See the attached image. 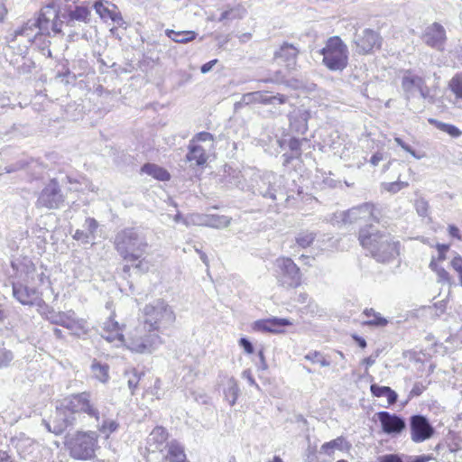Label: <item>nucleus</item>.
Listing matches in <instances>:
<instances>
[{"mask_svg": "<svg viewBox=\"0 0 462 462\" xmlns=\"http://www.w3.org/2000/svg\"><path fill=\"white\" fill-rule=\"evenodd\" d=\"M146 175L162 181L170 179V173L165 169L152 163H146Z\"/></svg>", "mask_w": 462, "mask_h": 462, "instance_id": "nucleus-33", "label": "nucleus"}, {"mask_svg": "<svg viewBox=\"0 0 462 462\" xmlns=\"http://www.w3.org/2000/svg\"><path fill=\"white\" fill-rule=\"evenodd\" d=\"M370 391L374 397H386L388 406L395 404L398 400V394L389 386H381L373 383L370 386Z\"/></svg>", "mask_w": 462, "mask_h": 462, "instance_id": "nucleus-25", "label": "nucleus"}, {"mask_svg": "<svg viewBox=\"0 0 462 462\" xmlns=\"http://www.w3.org/2000/svg\"><path fill=\"white\" fill-rule=\"evenodd\" d=\"M316 238V234L308 230L300 232L295 237V241L301 248L309 247Z\"/></svg>", "mask_w": 462, "mask_h": 462, "instance_id": "nucleus-35", "label": "nucleus"}, {"mask_svg": "<svg viewBox=\"0 0 462 462\" xmlns=\"http://www.w3.org/2000/svg\"><path fill=\"white\" fill-rule=\"evenodd\" d=\"M14 355L13 351L4 346V344L0 346V369L7 368L11 365Z\"/></svg>", "mask_w": 462, "mask_h": 462, "instance_id": "nucleus-38", "label": "nucleus"}, {"mask_svg": "<svg viewBox=\"0 0 462 462\" xmlns=\"http://www.w3.org/2000/svg\"><path fill=\"white\" fill-rule=\"evenodd\" d=\"M72 237L82 244H89L90 240H93L85 230L81 229H77Z\"/></svg>", "mask_w": 462, "mask_h": 462, "instance_id": "nucleus-52", "label": "nucleus"}, {"mask_svg": "<svg viewBox=\"0 0 462 462\" xmlns=\"http://www.w3.org/2000/svg\"><path fill=\"white\" fill-rule=\"evenodd\" d=\"M274 274L277 283L285 289H295L301 284L300 269L290 257L281 256L274 261Z\"/></svg>", "mask_w": 462, "mask_h": 462, "instance_id": "nucleus-8", "label": "nucleus"}, {"mask_svg": "<svg viewBox=\"0 0 462 462\" xmlns=\"http://www.w3.org/2000/svg\"><path fill=\"white\" fill-rule=\"evenodd\" d=\"M230 220L231 218L226 216L206 215L200 217L199 225L213 228H224L229 226Z\"/></svg>", "mask_w": 462, "mask_h": 462, "instance_id": "nucleus-26", "label": "nucleus"}, {"mask_svg": "<svg viewBox=\"0 0 462 462\" xmlns=\"http://www.w3.org/2000/svg\"><path fill=\"white\" fill-rule=\"evenodd\" d=\"M207 154L205 149L196 143H189V152L186 155L187 161L194 162L196 165H203L207 162Z\"/></svg>", "mask_w": 462, "mask_h": 462, "instance_id": "nucleus-27", "label": "nucleus"}, {"mask_svg": "<svg viewBox=\"0 0 462 462\" xmlns=\"http://www.w3.org/2000/svg\"><path fill=\"white\" fill-rule=\"evenodd\" d=\"M282 182V176H278L273 172H266L255 180V184L252 188L253 193L275 201L278 195L284 194Z\"/></svg>", "mask_w": 462, "mask_h": 462, "instance_id": "nucleus-9", "label": "nucleus"}, {"mask_svg": "<svg viewBox=\"0 0 462 462\" xmlns=\"http://www.w3.org/2000/svg\"><path fill=\"white\" fill-rule=\"evenodd\" d=\"M303 141L304 139L300 140L298 138H291L289 141V148L296 154V156H300L301 154V144Z\"/></svg>", "mask_w": 462, "mask_h": 462, "instance_id": "nucleus-51", "label": "nucleus"}, {"mask_svg": "<svg viewBox=\"0 0 462 462\" xmlns=\"http://www.w3.org/2000/svg\"><path fill=\"white\" fill-rule=\"evenodd\" d=\"M176 319L172 309L162 300H157L146 306V328L149 331L170 327Z\"/></svg>", "mask_w": 462, "mask_h": 462, "instance_id": "nucleus-7", "label": "nucleus"}, {"mask_svg": "<svg viewBox=\"0 0 462 462\" xmlns=\"http://www.w3.org/2000/svg\"><path fill=\"white\" fill-rule=\"evenodd\" d=\"M83 226L86 229L85 231L94 240L96 238V232L99 226L98 222L93 217H87Z\"/></svg>", "mask_w": 462, "mask_h": 462, "instance_id": "nucleus-43", "label": "nucleus"}, {"mask_svg": "<svg viewBox=\"0 0 462 462\" xmlns=\"http://www.w3.org/2000/svg\"><path fill=\"white\" fill-rule=\"evenodd\" d=\"M427 77L415 69H406L402 77V89L409 109L421 113L427 105L436 103L437 86L429 87Z\"/></svg>", "mask_w": 462, "mask_h": 462, "instance_id": "nucleus-1", "label": "nucleus"}, {"mask_svg": "<svg viewBox=\"0 0 462 462\" xmlns=\"http://www.w3.org/2000/svg\"><path fill=\"white\" fill-rule=\"evenodd\" d=\"M425 390L426 385H424L422 383H415L409 393L408 400L402 405L404 406L411 398L420 396Z\"/></svg>", "mask_w": 462, "mask_h": 462, "instance_id": "nucleus-49", "label": "nucleus"}, {"mask_svg": "<svg viewBox=\"0 0 462 462\" xmlns=\"http://www.w3.org/2000/svg\"><path fill=\"white\" fill-rule=\"evenodd\" d=\"M258 356H259L258 369L259 370H266L268 368V365H267V363H266V360H265L264 354H263V350H260L258 352Z\"/></svg>", "mask_w": 462, "mask_h": 462, "instance_id": "nucleus-61", "label": "nucleus"}, {"mask_svg": "<svg viewBox=\"0 0 462 462\" xmlns=\"http://www.w3.org/2000/svg\"><path fill=\"white\" fill-rule=\"evenodd\" d=\"M119 424L116 420L105 419L102 424L97 426V429L101 434L108 438L110 434L117 430Z\"/></svg>", "mask_w": 462, "mask_h": 462, "instance_id": "nucleus-37", "label": "nucleus"}, {"mask_svg": "<svg viewBox=\"0 0 462 462\" xmlns=\"http://www.w3.org/2000/svg\"><path fill=\"white\" fill-rule=\"evenodd\" d=\"M42 424L49 432L60 435L67 428L74 425V418L72 415H67L62 411H60V406L57 404L52 423L42 420Z\"/></svg>", "mask_w": 462, "mask_h": 462, "instance_id": "nucleus-17", "label": "nucleus"}, {"mask_svg": "<svg viewBox=\"0 0 462 462\" xmlns=\"http://www.w3.org/2000/svg\"><path fill=\"white\" fill-rule=\"evenodd\" d=\"M94 378L101 383H106L109 380V365L99 361L94 360L90 366Z\"/></svg>", "mask_w": 462, "mask_h": 462, "instance_id": "nucleus-29", "label": "nucleus"}, {"mask_svg": "<svg viewBox=\"0 0 462 462\" xmlns=\"http://www.w3.org/2000/svg\"><path fill=\"white\" fill-rule=\"evenodd\" d=\"M415 207H416L417 213L420 217L427 216L428 211H429V204L425 199H420L416 200Z\"/></svg>", "mask_w": 462, "mask_h": 462, "instance_id": "nucleus-53", "label": "nucleus"}, {"mask_svg": "<svg viewBox=\"0 0 462 462\" xmlns=\"http://www.w3.org/2000/svg\"><path fill=\"white\" fill-rule=\"evenodd\" d=\"M290 325H291V322L288 319L273 318L255 321L253 328L256 331L280 333L282 332V327Z\"/></svg>", "mask_w": 462, "mask_h": 462, "instance_id": "nucleus-22", "label": "nucleus"}, {"mask_svg": "<svg viewBox=\"0 0 462 462\" xmlns=\"http://www.w3.org/2000/svg\"><path fill=\"white\" fill-rule=\"evenodd\" d=\"M161 333L162 329L149 331V328H146V352L151 353L162 344Z\"/></svg>", "mask_w": 462, "mask_h": 462, "instance_id": "nucleus-31", "label": "nucleus"}, {"mask_svg": "<svg viewBox=\"0 0 462 462\" xmlns=\"http://www.w3.org/2000/svg\"><path fill=\"white\" fill-rule=\"evenodd\" d=\"M358 239L378 263H388L400 254V242L390 233L377 230L372 224L360 229Z\"/></svg>", "mask_w": 462, "mask_h": 462, "instance_id": "nucleus-2", "label": "nucleus"}, {"mask_svg": "<svg viewBox=\"0 0 462 462\" xmlns=\"http://www.w3.org/2000/svg\"><path fill=\"white\" fill-rule=\"evenodd\" d=\"M380 211L372 203H364L354 207L343 214V222L356 223L358 221H375L379 222Z\"/></svg>", "mask_w": 462, "mask_h": 462, "instance_id": "nucleus-11", "label": "nucleus"}, {"mask_svg": "<svg viewBox=\"0 0 462 462\" xmlns=\"http://www.w3.org/2000/svg\"><path fill=\"white\" fill-rule=\"evenodd\" d=\"M242 377L246 379L250 385L254 386L256 389L260 390V386L254 379L251 370H249V369L245 370L242 373Z\"/></svg>", "mask_w": 462, "mask_h": 462, "instance_id": "nucleus-57", "label": "nucleus"}, {"mask_svg": "<svg viewBox=\"0 0 462 462\" xmlns=\"http://www.w3.org/2000/svg\"><path fill=\"white\" fill-rule=\"evenodd\" d=\"M323 64L331 71H342L348 64V48L338 37H329L319 51Z\"/></svg>", "mask_w": 462, "mask_h": 462, "instance_id": "nucleus-5", "label": "nucleus"}, {"mask_svg": "<svg viewBox=\"0 0 462 462\" xmlns=\"http://www.w3.org/2000/svg\"><path fill=\"white\" fill-rule=\"evenodd\" d=\"M125 375L127 378V384L129 389L132 391V393H134V390L136 389L140 381V374L136 372L135 369H132L130 371H126Z\"/></svg>", "mask_w": 462, "mask_h": 462, "instance_id": "nucleus-42", "label": "nucleus"}, {"mask_svg": "<svg viewBox=\"0 0 462 462\" xmlns=\"http://www.w3.org/2000/svg\"><path fill=\"white\" fill-rule=\"evenodd\" d=\"M363 324L369 327H385L388 324V320L378 313L372 319L364 321Z\"/></svg>", "mask_w": 462, "mask_h": 462, "instance_id": "nucleus-46", "label": "nucleus"}, {"mask_svg": "<svg viewBox=\"0 0 462 462\" xmlns=\"http://www.w3.org/2000/svg\"><path fill=\"white\" fill-rule=\"evenodd\" d=\"M448 88L456 97L462 98V74L455 75L448 82Z\"/></svg>", "mask_w": 462, "mask_h": 462, "instance_id": "nucleus-40", "label": "nucleus"}, {"mask_svg": "<svg viewBox=\"0 0 462 462\" xmlns=\"http://www.w3.org/2000/svg\"><path fill=\"white\" fill-rule=\"evenodd\" d=\"M94 8L102 18L110 17L113 21H116V15L112 14L101 2H96L94 4Z\"/></svg>", "mask_w": 462, "mask_h": 462, "instance_id": "nucleus-48", "label": "nucleus"}, {"mask_svg": "<svg viewBox=\"0 0 462 462\" xmlns=\"http://www.w3.org/2000/svg\"><path fill=\"white\" fill-rule=\"evenodd\" d=\"M305 359L311 363H319L321 366H329L330 362L319 351H312L304 356Z\"/></svg>", "mask_w": 462, "mask_h": 462, "instance_id": "nucleus-41", "label": "nucleus"}, {"mask_svg": "<svg viewBox=\"0 0 462 462\" xmlns=\"http://www.w3.org/2000/svg\"><path fill=\"white\" fill-rule=\"evenodd\" d=\"M289 97L283 94L267 91L265 106H273L274 108L278 105H284L288 102Z\"/></svg>", "mask_w": 462, "mask_h": 462, "instance_id": "nucleus-36", "label": "nucleus"}, {"mask_svg": "<svg viewBox=\"0 0 462 462\" xmlns=\"http://www.w3.org/2000/svg\"><path fill=\"white\" fill-rule=\"evenodd\" d=\"M310 112L303 107H295L288 115L290 129L299 134H304L308 131Z\"/></svg>", "mask_w": 462, "mask_h": 462, "instance_id": "nucleus-19", "label": "nucleus"}, {"mask_svg": "<svg viewBox=\"0 0 462 462\" xmlns=\"http://www.w3.org/2000/svg\"><path fill=\"white\" fill-rule=\"evenodd\" d=\"M64 445L72 458L89 460L98 448V434L93 430H78L66 436Z\"/></svg>", "mask_w": 462, "mask_h": 462, "instance_id": "nucleus-4", "label": "nucleus"}, {"mask_svg": "<svg viewBox=\"0 0 462 462\" xmlns=\"http://www.w3.org/2000/svg\"><path fill=\"white\" fill-rule=\"evenodd\" d=\"M217 62V60H212L203 64L200 68V71L204 74L209 72Z\"/></svg>", "mask_w": 462, "mask_h": 462, "instance_id": "nucleus-63", "label": "nucleus"}, {"mask_svg": "<svg viewBox=\"0 0 462 462\" xmlns=\"http://www.w3.org/2000/svg\"><path fill=\"white\" fill-rule=\"evenodd\" d=\"M411 439L415 443L423 442L430 439L435 430L429 420L420 414L412 415L410 418Z\"/></svg>", "mask_w": 462, "mask_h": 462, "instance_id": "nucleus-12", "label": "nucleus"}, {"mask_svg": "<svg viewBox=\"0 0 462 462\" xmlns=\"http://www.w3.org/2000/svg\"><path fill=\"white\" fill-rule=\"evenodd\" d=\"M137 242V234L133 228H127L119 232L115 239V245L119 254L127 258L128 255L134 257L131 251L134 250Z\"/></svg>", "mask_w": 462, "mask_h": 462, "instance_id": "nucleus-15", "label": "nucleus"}, {"mask_svg": "<svg viewBox=\"0 0 462 462\" xmlns=\"http://www.w3.org/2000/svg\"><path fill=\"white\" fill-rule=\"evenodd\" d=\"M75 315L74 311L69 310L67 312H55L53 310H51L46 318L52 324L60 325L67 328H73L75 326V319L73 316Z\"/></svg>", "mask_w": 462, "mask_h": 462, "instance_id": "nucleus-23", "label": "nucleus"}, {"mask_svg": "<svg viewBox=\"0 0 462 462\" xmlns=\"http://www.w3.org/2000/svg\"><path fill=\"white\" fill-rule=\"evenodd\" d=\"M26 164L27 163L19 162L14 164V165L6 166L5 168V171L6 173H12V172H14V171H16L18 170H21V169L24 168Z\"/></svg>", "mask_w": 462, "mask_h": 462, "instance_id": "nucleus-60", "label": "nucleus"}, {"mask_svg": "<svg viewBox=\"0 0 462 462\" xmlns=\"http://www.w3.org/2000/svg\"><path fill=\"white\" fill-rule=\"evenodd\" d=\"M65 200L56 179H51L40 192L35 206L38 208L57 209Z\"/></svg>", "mask_w": 462, "mask_h": 462, "instance_id": "nucleus-10", "label": "nucleus"}, {"mask_svg": "<svg viewBox=\"0 0 462 462\" xmlns=\"http://www.w3.org/2000/svg\"><path fill=\"white\" fill-rule=\"evenodd\" d=\"M267 91H254L244 94L239 104L251 105L262 104L265 105Z\"/></svg>", "mask_w": 462, "mask_h": 462, "instance_id": "nucleus-32", "label": "nucleus"}, {"mask_svg": "<svg viewBox=\"0 0 462 462\" xmlns=\"http://www.w3.org/2000/svg\"><path fill=\"white\" fill-rule=\"evenodd\" d=\"M62 21L59 19L58 13L52 5H46L41 10L39 16L28 20L21 28L14 31L9 42H14L18 37H24L27 43L33 42L39 35L61 32Z\"/></svg>", "mask_w": 462, "mask_h": 462, "instance_id": "nucleus-3", "label": "nucleus"}, {"mask_svg": "<svg viewBox=\"0 0 462 462\" xmlns=\"http://www.w3.org/2000/svg\"><path fill=\"white\" fill-rule=\"evenodd\" d=\"M167 446V454L163 457L166 462H189L186 457L183 446L178 441L171 440Z\"/></svg>", "mask_w": 462, "mask_h": 462, "instance_id": "nucleus-24", "label": "nucleus"}, {"mask_svg": "<svg viewBox=\"0 0 462 462\" xmlns=\"http://www.w3.org/2000/svg\"><path fill=\"white\" fill-rule=\"evenodd\" d=\"M374 416L380 421L383 431L388 435H398L406 428L404 419L395 413L379 411Z\"/></svg>", "mask_w": 462, "mask_h": 462, "instance_id": "nucleus-14", "label": "nucleus"}, {"mask_svg": "<svg viewBox=\"0 0 462 462\" xmlns=\"http://www.w3.org/2000/svg\"><path fill=\"white\" fill-rule=\"evenodd\" d=\"M101 336L111 343H123L124 341V335L121 328L114 330H103Z\"/></svg>", "mask_w": 462, "mask_h": 462, "instance_id": "nucleus-39", "label": "nucleus"}, {"mask_svg": "<svg viewBox=\"0 0 462 462\" xmlns=\"http://www.w3.org/2000/svg\"><path fill=\"white\" fill-rule=\"evenodd\" d=\"M355 43L356 45V51L359 54H367L374 48L380 47L381 38L374 30L365 29L360 34H356Z\"/></svg>", "mask_w": 462, "mask_h": 462, "instance_id": "nucleus-16", "label": "nucleus"}, {"mask_svg": "<svg viewBox=\"0 0 462 462\" xmlns=\"http://www.w3.org/2000/svg\"><path fill=\"white\" fill-rule=\"evenodd\" d=\"M9 97H0V115L5 114L8 108H14Z\"/></svg>", "mask_w": 462, "mask_h": 462, "instance_id": "nucleus-56", "label": "nucleus"}, {"mask_svg": "<svg viewBox=\"0 0 462 462\" xmlns=\"http://www.w3.org/2000/svg\"><path fill=\"white\" fill-rule=\"evenodd\" d=\"M299 53L300 49L298 46L288 42H283L274 51L273 59L284 65L287 69L294 70L296 69Z\"/></svg>", "mask_w": 462, "mask_h": 462, "instance_id": "nucleus-13", "label": "nucleus"}, {"mask_svg": "<svg viewBox=\"0 0 462 462\" xmlns=\"http://www.w3.org/2000/svg\"><path fill=\"white\" fill-rule=\"evenodd\" d=\"M408 186V182L403 181H394V182H387L383 183V187L385 190L391 193H396L403 188Z\"/></svg>", "mask_w": 462, "mask_h": 462, "instance_id": "nucleus-47", "label": "nucleus"}, {"mask_svg": "<svg viewBox=\"0 0 462 462\" xmlns=\"http://www.w3.org/2000/svg\"><path fill=\"white\" fill-rule=\"evenodd\" d=\"M450 263L452 268L457 273L459 283L462 286V257L457 254L451 260Z\"/></svg>", "mask_w": 462, "mask_h": 462, "instance_id": "nucleus-50", "label": "nucleus"}, {"mask_svg": "<svg viewBox=\"0 0 462 462\" xmlns=\"http://www.w3.org/2000/svg\"><path fill=\"white\" fill-rule=\"evenodd\" d=\"M332 448L339 451H349L351 444L343 437H338L331 441H328Z\"/></svg>", "mask_w": 462, "mask_h": 462, "instance_id": "nucleus-44", "label": "nucleus"}, {"mask_svg": "<svg viewBox=\"0 0 462 462\" xmlns=\"http://www.w3.org/2000/svg\"><path fill=\"white\" fill-rule=\"evenodd\" d=\"M90 11L85 6H76L72 11L68 14V25L72 26L75 21L88 23L89 22Z\"/></svg>", "mask_w": 462, "mask_h": 462, "instance_id": "nucleus-28", "label": "nucleus"}, {"mask_svg": "<svg viewBox=\"0 0 462 462\" xmlns=\"http://www.w3.org/2000/svg\"><path fill=\"white\" fill-rule=\"evenodd\" d=\"M60 411L67 415H72L74 423L76 422L77 413H86L88 417L94 418L97 422L100 420V412L91 400V395L88 392L78 394H72L66 397L58 404Z\"/></svg>", "mask_w": 462, "mask_h": 462, "instance_id": "nucleus-6", "label": "nucleus"}, {"mask_svg": "<svg viewBox=\"0 0 462 462\" xmlns=\"http://www.w3.org/2000/svg\"><path fill=\"white\" fill-rule=\"evenodd\" d=\"M13 295L23 305L44 303L39 298L38 291L35 288H30L19 282L13 284Z\"/></svg>", "mask_w": 462, "mask_h": 462, "instance_id": "nucleus-18", "label": "nucleus"}, {"mask_svg": "<svg viewBox=\"0 0 462 462\" xmlns=\"http://www.w3.org/2000/svg\"><path fill=\"white\" fill-rule=\"evenodd\" d=\"M438 127H439V129L448 134L452 137H458L462 134V132L457 126H455L453 125L439 123Z\"/></svg>", "mask_w": 462, "mask_h": 462, "instance_id": "nucleus-45", "label": "nucleus"}, {"mask_svg": "<svg viewBox=\"0 0 462 462\" xmlns=\"http://www.w3.org/2000/svg\"><path fill=\"white\" fill-rule=\"evenodd\" d=\"M120 328L118 322L115 321L113 319L109 318L106 321L104 322L102 327L103 330H111Z\"/></svg>", "mask_w": 462, "mask_h": 462, "instance_id": "nucleus-58", "label": "nucleus"}, {"mask_svg": "<svg viewBox=\"0 0 462 462\" xmlns=\"http://www.w3.org/2000/svg\"><path fill=\"white\" fill-rule=\"evenodd\" d=\"M239 346L243 347L247 354H253L254 351L253 344L246 337H241L239 339Z\"/></svg>", "mask_w": 462, "mask_h": 462, "instance_id": "nucleus-55", "label": "nucleus"}, {"mask_svg": "<svg viewBox=\"0 0 462 462\" xmlns=\"http://www.w3.org/2000/svg\"><path fill=\"white\" fill-rule=\"evenodd\" d=\"M437 273L441 281L446 282H450V275L445 269H443V268L438 269Z\"/></svg>", "mask_w": 462, "mask_h": 462, "instance_id": "nucleus-62", "label": "nucleus"}, {"mask_svg": "<svg viewBox=\"0 0 462 462\" xmlns=\"http://www.w3.org/2000/svg\"><path fill=\"white\" fill-rule=\"evenodd\" d=\"M422 39L427 45L440 50L446 39V32L442 25L435 23L426 29Z\"/></svg>", "mask_w": 462, "mask_h": 462, "instance_id": "nucleus-20", "label": "nucleus"}, {"mask_svg": "<svg viewBox=\"0 0 462 462\" xmlns=\"http://www.w3.org/2000/svg\"><path fill=\"white\" fill-rule=\"evenodd\" d=\"M448 233L452 237L461 240L460 231L458 227L454 225L448 226Z\"/></svg>", "mask_w": 462, "mask_h": 462, "instance_id": "nucleus-64", "label": "nucleus"}, {"mask_svg": "<svg viewBox=\"0 0 462 462\" xmlns=\"http://www.w3.org/2000/svg\"><path fill=\"white\" fill-rule=\"evenodd\" d=\"M213 139H214L213 134H211L210 133L200 132V133H198L190 142L195 143V142H207V141H212Z\"/></svg>", "mask_w": 462, "mask_h": 462, "instance_id": "nucleus-54", "label": "nucleus"}, {"mask_svg": "<svg viewBox=\"0 0 462 462\" xmlns=\"http://www.w3.org/2000/svg\"><path fill=\"white\" fill-rule=\"evenodd\" d=\"M238 393L239 388L236 379L234 377L229 378L227 381V387L225 389L224 393L231 406L235 405L238 397Z\"/></svg>", "mask_w": 462, "mask_h": 462, "instance_id": "nucleus-34", "label": "nucleus"}, {"mask_svg": "<svg viewBox=\"0 0 462 462\" xmlns=\"http://www.w3.org/2000/svg\"><path fill=\"white\" fill-rule=\"evenodd\" d=\"M169 437V433L167 430L163 427L158 426L155 427L148 436L146 440L148 444V448L146 447V450L154 452L155 450H162V448L167 447L166 443Z\"/></svg>", "mask_w": 462, "mask_h": 462, "instance_id": "nucleus-21", "label": "nucleus"}, {"mask_svg": "<svg viewBox=\"0 0 462 462\" xmlns=\"http://www.w3.org/2000/svg\"><path fill=\"white\" fill-rule=\"evenodd\" d=\"M166 35L173 42L178 43H187L193 41L197 33L193 31H180L166 30Z\"/></svg>", "mask_w": 462, "mask_h": 462, "instance_id": "nucleus-30", "label": "nucleus"}, {"mask_svg": "<svg viewBox=\"0 0 462 462\" xmlns=\"http://www.w3.org/2000/svg\"><path fill=\"white\" fill-rule=\"evenodd\" d=\"M319 453L325 454V455L332 457L335 453V449L332 448L329 442H326L321 446Z\"/></svg>", "mask_w": 462, "mask_h": 462, "instance_id": "nucleus-59", "label": "nucleus"}]
</instances>
